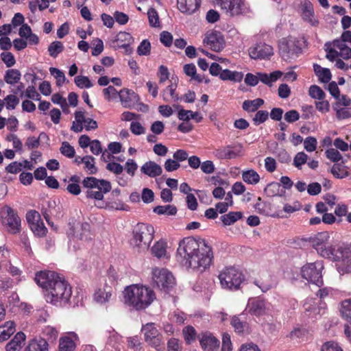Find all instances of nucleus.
<instances>
[{"label":"nucleus","mask_w":351,"mask_h":351,"mask_svg":"<svg viewBox=\"0 0 351 351\" xmlns=\"http://www.w3.org/2000/svg\"><path fill=\"white\" fill-rule=\"evenodd\" d=\"M177 257L183 266L202 273L210 267L213 252L212 247L205 239L186 237L179 243Z\"/></svg>","instance_id":"obj_1"},{"label":"nucleus","mask_w":351,"mask_h":351,"mask_svg":"<svg viewBox=\"0 0 351 351\" xmlns=\"http://www.w3.org/2000/svg\"><path fill=\"white\" fill-rule=\"evenodd\" d=\"M36 283L45 290L47 302L57 305L58 302L69 301L71 296V287L58 274L51 271L38 272L35 276Z\"/></svg>","instance_id":"obj_2"},{"label":"nucleus","mask_w":351,"mask_h":351,"mask_svg":"<svg viewBox=\"0 0 351 351\" xmlns=\"http://www.w3.org/2000/svg\"><path fill=\"white\" fill-rule=\"evenodd\" d=\"M125 303L132 306L136 310L148 307L155 300L156 296L150 288L139 285L127 287L123 291Z\"/></svg>","instance_id":"obj_3"},{"label":"nucleus","mask_w":351,"mask_h":351,"mask_svg":"<svg viewBox=\"0 0 351 351\" xmlns=\"http://www.w3.org/2000/svg\"><path fill=\"white\" fill-rule=\"evenodd\" d=\"M133 237L131 244L138 252L147 250L153 241L155 230L153 226L148 223H138L133 229Z\"/></svg>","instance_id":"obj_4"},{"label":"nucleus","mask_w":351,"mask_h":351,"mask_svg":"<svg viewBox=\"0 0 351 351\" xmlns=\"http://www.w3.org/2000/svg\"><path fill=\"white\" fill-rule=\"evenodd\" d=\"M67 234L69 239V245L74 250L80 249L84 242L91 240L92 233L88 223L70 221Z\"/></svg>","instance_id":"obj_5"},{"label":"nucleus","mask_w":351,"mask_h":351,"mask_svg":"<svg viewBox=\"0 0 351 351\" xmlns=\"http://www.w3.org/2000/svg\"><path fill=\"white\" fill-rule=\"evenodd\" d=\"M309 243L321 256L333 260L337 248L328 232H321L309 238Z\"/></svg>","instance_id":"obj_6"},{"label":"nucleus","mask_w":351,"mask_h":351,"mask_svg":"<svg viewBox=\"0 0 351 351\" xmlns=\"http://www.w3.org/2000/svg\"><path fill=\"white\" fill-rule=\"evenodd\" d=\"M82 185L87 189L86 197L101 202L104 194L110 191L112 186L109 181L99 180L95 177H86L82 181Z\"/></svg>","instance_id":"obj_7"},{"label":"nucleus","mask_w":351,"mask_h":351,"mask_svg":"<svg viewBox=\"0 0 351 351\" xmlns=\"http://www.w3.org/2000/svg\"><path fill=\"white\" fill-rule=\"evenodd\" d=\"M278 49L281 58L289 62L297 58L302 51L301 41L293 36L280 39L278 43Z\"/></svg>","instance_id":"obj_8"},{"label":"nucleus","mask_w":351,"mask_h":351,"mask_svg":"<svg viewBox=\"0 0 351 351\" xmlns=\"http://www.w3.org/2000/svg\"><path fill=\"white\" fill-rule=\"evenodd\" d=\"M1 223L6 230L12 234L19 233L21 230V221L16 211L5 205L0 210Z\"/></svg>","instance_id":"obj_9"},{"label":"nucleus","mask_w":351,"mask_h":351,"mask_svg":"<svg viewBox=\"0 0 351 351\" xmlns=\"http://www.w3.org/2000/svg\"><path fill=\"white\" fill-rule=\"evenodd\" d=\"M222 288L229 290H237L244 280L243 274L233 267H229L222 270L219 275Z\"/></svg>","instance_id":"obj_10"},{"label":"nucleus","mask_w":351,"mask_h":351,"mask_svg":"<svg viewBox=\"0 0 351 351\" xmlns=\"http://www.w3.org/2000/svg\"><path fill=\"white\" fill-rule=\"evenodd\" d=\"M223 14L237 16L249 13L250 8L245 0H215Z\"/></svg>","instance_id":"obj_11"},{"label":"nucleus","mask_w":351,"mask_h":351,"mask_svg":"<svg viewBox=\"0 0 351 351\" xmlns=\"http://www.w3.org/2000/svg\"><path fill=\"white\" fill-rule=\"evenodd\" d=\"M333 261H338L337 269L340 274L351 273V244L337 246Z\"/></svg>","instance_id":"obj_12"},{"label":"nucleus","mask_w":351,"mask_h":351,"mask_svg":"<svg viewBox=\"0 0 351 351\" xmlns=\"http://www.w3.org/2000/svg\"><path fill=\"white\" fill-rule=\"evenodd\" d=\"M324 268L322 261H316L312 263H307L302 267V276L311 282L320 287L323 285L322 270Z\"/></svg>","instance_id":"obj_13"},{"label":"nucleus","mask_w":351,"mask_h":351,"mask_svg":"<svg viewBox=\"0 0 351 351\" xmlns=\"http://www.w3.org/2000/svg\"><path fill=\"white\" fill-rule=\"evenodd\" d=\"M152 278L157 287L165 292H167L175 285L173 276L165 269H154Z\"/></svg>","instance_id":"obj_14"},{"label":"nucleus","mask_w":351,"mask_h":351,"mask_svg":"<svg viewBox=\"0 0 351 351\" xmlns=\"http://www.w3.org/2000/svg\"><path fill=\"white\" fill-rule=\"evenodd\" d=\"M75 121L73 122L71 130L80 132L84 128L86 130H94L98 127L97 122L91 118L85 116V112L76 111L75 112Z\"/></svg>","instance_id":"obj_15"},{"label":"nucleus","mask_w":351,"mask_h":351,"mask_svg":"<svg viewBox=\"0 0 351 351\" xmlns=\"http://www.w3.org/2000/svg\"><path fill=\"white\" fill-rule=\"evenodd\" d=\"M246 311L252 315L263 316L269 313V304L266 300L259 298H250L248 300Z\"/></svg>","instance_id":"obj_16"},{"label":"nucleus","mask_w":351,"mask_h":351,"mask_svg":"<svg viewBox=\"0 0 351 351\" xmlns=\"http://www.w3.org/2000/svg\"><path fill=\"white\" fill-rule=\"evenodd\" d=\"M145 341L151 346L157 348L161 343L162 335L154 326V323H147L142 328Z\"/></svg>","instance_id":"obj_17"},{"label":"nucleus","mask_w":351,"mask_h":351,"mask_svg":"<svg viewBox=\"0 0 351 351\" xmlns=\"http://www.w3.org/2000/svg\"><path fill=\"white\" fill-rule=\"evenodd\" d=\"M204 44L213 51H219L224 47V39L221 32L211 30L206 34Z\"/></svg>","instance_id":"obj_18"},{"label":"nucleus","mask_w":351,"mask_h":351,"mask_svg":"<svg viewBox=\"0 0 351 351\" xmlns=\"http://www.w3.org/2000/svg\"><path fill=\"white\" fill-rule=\"evenodd\" d=\"M249 56L252 59H266L274 54L271 45L265 43H258L248 49Z\"/></svg>","instance_id":"obj_19"},{"label":"nucleus","mask_w":351,"mask_h":351,"mask_svg":"<svg viewBox=\"0 0 351 351\" xmlns=\"http://www.w3.org/2000/svg\"><path fill=\"white\" fill-rule=\"evenodd\" d=\"M242 151L241 145H228L219 147L213 152V154L219 159H232L239 156Z\"/></svg>","instance_id":"obj_20"},{"label":"nucleus","mask_w":351,"mask_h":351,"mask_svg":"<svg viewBox=\"0 0 351 351\" xmlns=\"http://www.w3.org/2000/svg\"><path fill=\"white\" fill-rule=\"evenodd\" d=\"M118 95L122 106L126 108H134L139 101L138 95L128 88H123L119 92Z\"/></svg>","instance_id":"obj_21"},{"label":"nucleus","mask_w":351,"mask_h":351,"mask_svg":"<svg viewBox=\"0 0 351 351\" xmlns=\"http://www.w3.org/2000/svg\"><path fill=\"white\" fill-rule=\"evenodd\" d=\"M199 340L204 351H217L219 347V341L210 332L202 334Z\"/></svg>","instance_id":"obj_22"},{"label":"nucleus","mask_w":351,"mask_h":351,"mask_svg":"<svg viewBox=\"0 0 351 351\" xmlns=\"http://www.w3.org/2000/svg\"><path fill=\"white\" fill-rule=\"evenodd\" d=\"M178 10L182 13L192 14L200 6V0H177Z\"/></svg>","instance_id":"obj_23"},{"label":"nucleus","mask_w":351,"mask_h":351,"mask_svg":"<svg viewBox=\"0 0 351 351\" xmlns=\"http://www.w3.org/2000/svg\"><path fill=\"white\" fill-rule=\"evenodd\" d=\"M141 171L151 178H155L162 174V169L159 165L150 160L141 167Z\"/></svg>","instance_id":"obj_24"},{"label":"nucleus","mask_w":351,"mask_h":351,"mask_svg":"<svg viewBox=\"0 0 351 351\" xmlns=\"http://www.w3.org/2000/svg\"><path fill=\"white\" fill-rule=\"evenodd\" d=\"M132 42V36L130 34L125 32H120L118 33L113 43L117 47L128 48Z\"/></svg>","instance_id":"obj_25"},{"label":"nucleus","mask_w":351,"mask_h":351,"mask_svg":"<svg viewBox=\"0 0 351 351\" xmlns=\"http://www.w3.org/2000/svg\"><path fill=\"white\" fill-rule=\"evenodd\" d=\"M25 351H48V343L42 338L32 339L29 341Z\"/></svg>","instance_id":"obj_26"},{"label":"nucleus","mask_w":351,"mask_h":351,"mask_svg":"<svg viewBox=\"0 0 351 351\" xmlns=\"http://www.w3.org/2000/svg\"><path fill=\"white\" fill-rule=\"evenodd\" d=\"M25 340V335L19 332L14 337V338L6 345V351H17L19 350Z\"/></svg>","instance_id":"obj_27"},{"label":"nucleus","mask_w":351,"mask_h":351,"mask_svg":"<svg viewBox=\"0 0 351 351\" xmlns=\"http://www.w3.org/2000/svg\"><path fill=\"white\" fill-rule=\"evenodd\" d=\"M21 77V72L16 69H10L5 71L4 81L10 85H14L19 82Z\"/></svg>","instance_id":"obj_28"},{"label":"nucleus","mask_w":351,"mask_h":351,"mask_svg":"<svg viewBox=\"0 0 351 351\" xmlns=\"http://www.w3.org/2000/svg\"><path fill=\"white\" fill-rule=\"evenodd\" d=\"M302 19L311 25H317L318 21L315 18L313 8L311 4L305 3L302 14Z\"/></svg>","instance_id":"obj_29"},{"label":"nucleus","mask_w":351,"mask_h":351,"mask_svg":"<svg viewBox=\"0 0 351 351\" xmlns=\"http://www.w3.org/2000/svg\"><path fill=\"white\" fill-rule=\"evenodd\" d=\"M177 86L171 84L168 86L162 93L163 100L166 102L178 101L180 97L176 93Z\"/></svg>","instance_id":"obj_30"},{"label":"nucleus","mask_w":351,"mask_h":351,"mask_svg":"<svg viewBox=\"0 0 351 351\" xmlns=\"http://www.w3.org/2000/svg\"><path fill=\"white\" fill-rule=\"evenodd\" d=\"M178 117L180 120L187 121L191 119H195L197 123H199L202 120V117L197 112L181 109L178 111Z\"/></svg>","instance_id":"obj_31"},{"label":"nucleus","mask_w":351,"mask_h":351,"mask_svg":"<svg viewBox=\"0 0 351 351\" xmlns=\"http://www.w3.org/2000/svg\"><path fill=\"white\" fill-rule=\"evenodd\" d=\"M264 104V100L257 98L254 100H245L243 102L242 108L247 112H256Z\"/></svg>","instance_id":"obj_32"},{"label":"nucleus","mask_w":351,"mask_h":351,"mask_svg":"<svg viewBox=\"0 0 351 351\" xmlns=\"http://www.w3.org/2000/svg\"><path fill=\"white\" fill-rule=\"evenodd\" d=\"M15 332L14 323L7 322L0 326V342L7 340Z\"/></svg>","instance_id":"obj_33"},{"label":"nucleus","mask_w":351,"mask_h":351,"mask_svg":"<svg viewBox=\"0 0 351 351\" xmlns=\"http://www.w3.org/2000/svg\"><path fill=\"white\" fill-rule=\"evenodd\" d=\"M75 340L71 337L65 336L60 339L58 351H75Z\"/></svg>","instance_id":"obj_34"},{"label":"nucleus","mask_w":351,"mask_h":351,"mask_svg":"<svg viewBox=\"0 0 351 351\" xmlns=\"http://www.w3.org/2000/svg\"><path fill=\"white\" fill-rule=\"evenodd\" d=\"M265 193L268 197L282 196L285 191L281 187L280 183L271 182L265 188Z\"/></svg>","instance_id":"obj_35"},{"label":"nucleus","mask_w":351,"mask_h":351,"mask_svg":"<svg viewBox=\"0 0 351 351\" xmlns=\"http://www.w3.org/2000/svg\"><path fill=\"white\" fill-rule=\"evenodd\" d=\"M219 77L222 80H231L239 82L242 80L243 74L241 72L224 69L221 71Z\"/></svg>","instance_id":"obj_36"},{"label":"nucleus","mask_w":351,"mask_h":351,"mask_svg":"<svg viewBox=\"0 0 351 351\" xmlns=\"http://www.w3.org/2000/svg\"><path fill=\"white\" fill-rule=\"evenodd\" d=\"M112 295V288L106 287L104 289H99L95 293V300L100 303L108 302Z\"/></svg>","instance_id":"obj_37"},{"label":"nucleus","mask_w":351,"mask_h":351,"mask_svg":"<svg viewBox=\"0 0 351 351\" xmlns=\"http://www.w3.org/2000/svg\"><path fill=\"white\" fill-rule=\"evenodd\" d=\"M97 207L102 208L108 207L112 209L124 210H126L125 205L120 200L111 201L108 199L106 202H100L95 204Z\"/></svg>","instance_id":"obj_38"},{"label":"nucleus","mask_w":351,"mask_h":351,"mask_svg":"<svg viewBox=\"0 0 351 351\" xmlns=\"http://www.w3.org/2000/svg\"><path fill=\"white\" fill-rule=\"evenodd\" d=\"M81 161L84 165V169L88 174H95L97 172L95 158L93 156H85L82 158Z\"/></svg>","instance_id":"obj_39"},{"label":"nucleus","mask_w":351,"mask_h":351,"mask_svg":"<svg viewBox=\"0 0 351 351\" xmlns=\"http://www.w3.org/2000/svg\"><path fill=\"white\" fill-rule=\"evenodd\" d=\"M243 217L241 212H230L221 217V220L225 226H230Z\"/></svg>","instance_id":"obj_40"},{"label":"nucleus","mask_w":351,"mask_h":351,"mask_svg":"<svg viewBox=\"0 0 351 351\" xmlns=\"http://www.w3.org/2000/svg\"><path fill=\"white\" fill-rule=\"evenodd\" d=\"M325 304L321 307H317L316 304L311 299L308 302H306L304 304L305 310L309 312V315L315 317L317 315L324 313Z\"/></svg>","instance_id":"obj_41"},{"label":"nucleus","mask_w":351,"mask_h":351,"mask_svg":"<svg viewBox=\"0 0 351 351\" xmlns=\"http://www.w3.org/2000/svg\"><path fill=\"white\" fill-rule=\"evenodd\" d=\"M243 181L250 184H256L260 180V176L256 171L253 169L243 171L242 173Z\"/></svg>","instance_id":"obj_42"},{"label":"nucleus","mask_w":351,"mask_h":351,"mask_svg":"<svg viewBox=\"0 0 351 351\" xmlns=\"http://www.w3.org/2000/svg\"><path fill=\"white\" fill-rule=\"evenodd\" d=\"M152 253L156 257L160 258L166 255V243L162 241H157L152 247Z\"/></svg>","instance_id":"obj_43"},{"label":"nucleus","mask_w":351,"mask_h":351,"mask_svg":"<svg viewBox=\"0 0 351 351\" xmlns=\"http://www.w3.org/2000/svg\"><path fill=\"white\" fill-rule=\"evenodd\" d=\"M154 212L158 215H174L177 208L173 205L158 206L154 208Z\"/></svg>","instance_id":"obj_44"},{"label":"nucleus","mask_w":351,"mask_h":351,"mask_svg":"<svg viewBox=\"0 0 351 351\" xmlns=\"http://www.w3.org/2000/svg\"><path fill=\"white\" fill-rule=\"evenodd\" d=\"M184 73L190 76L192 80H194L198 82H202L203 78L196 73V67L193 64H186L184 66Z\"/></svg>","instance_id":"obj_45"},{"label":"nucleus","mask_w":351,"mask_h":351,"mask_svg":"<svg viewBox=\"0 0 351 351\" xmlns=\"http://www.w3.org/2000/svg\"><path fill=\"white\" fill-rule=\"evenodd\" d=\"M64 50V45L60 41H53L48 47V51L51 57L56 58Z\"/></svg>","instance_id":"obj_46"},{"label":"nucleus","mask_w":351,"mask_h":351,"mask_svg":"<svg viewBox=\"0 0 351 351\" xmlns=\"http://www.w3.org/2000/svg\"><path fill=\"white\" fill-rule=\"evenodd\" d=\"M30 228L35 235L38 237L45 236L47 232V229L45 226L44 223L42 220L33 223L30 226Z\"/></svg>","instance_id":"obj_47"},{"label":"nucleus","mask_w":351,"mask_h":351,"mask_svg":"<svg viewBox=\"0 0 351 351\" xmlns=\"http://www.w3.org/2000/svg\"><path fill=\"white\" fill-rule=\"evenodd\" d=\"M49 72L56 80V85L58 86H62L66 81V77L64 73L58 69L51 67Z\"/></svg>","instance_id":"obj_48"},{"label":"nucleus","mask_w":351,"mask_h":351,"mask_svg":"<svg viewBox=\"0 0 351 351\" xmlns=\"http://www.w3.org/2000/svg\"><path fill=\"white\" fill-rule=\"evenodd\" d=\"M75 84L80 88H89L93 86L89 78L86 76L77 75L74 79Z\"/></svg>","instance_id":"obj_49"},{"label":"nucleus","mask_w":351,"mask_h":351,"mask_svg":"<svg viewBox=\"0 0 351 351\" xmlns=\"http://www.w3.org/2000/svg\"><path fill=\"white\" fill-rule=\"evenodd\" d=\"M4 106L8 110H13L19 104V99L14 94L7 95L4 99Z\"/></svg>","instance_id":"obj_50"},{"label":"nucleus","mask_w":351,"mask_h":351,"mask_svg":"<svg viewBox=\"0 0 351 351\" xmlns=\"http://www.w3.org/2000/svg\"><path fill=\"white\" fill-rule=\"evenodd\" d=\"M231 325L234 328L235 332L237 333H241L247 328V324L246 322H241V319L234 316L231 319Z\"/></svg>","instance_id":"obj_51"},{"label":"nucleus","mask_w":351,"mask_h":351,"mask_svg":"<svg viewBox=\"0 0 351 351\" xmlns=\"http://www.w3.org/2000/svg\"><path fill=\"white\" fill-rule=\"evenodd\" d=\"M60 152L62 155L69 158H73L75 154L74 147L66 141L62 143Z\"/></svg>","instance_id":"obj_52"},{"label":"nucleus","mask_w":351,"mask_h":351,"mask_svg":"<svg viewBox=\"0 0 351 351\" xmlns=\"http://www.w3.org/2000/svg\"><path fill=\"white\" fill-rule=\"evenodd\" d=\"M341 313L343 317L351 322V299L342 302Z\"/></svg>","instance_id":"obj_53"},{"label":"nucleus","mask_w":351,"mask_h":351,"mask_svg":"<svg viewBox=\"0 0 351 351\" xmlns=\"http://www.w3.org/2000/svg\"><path fill=\"white\" fill-rule=\"evenodd\" d=\"M182 332L187 343H191L195 339L196 331L193 326H188L184 327Z\"/></svg>","instance_id":"obj_54"},{"label":"nucleus","mask_w":351,"mask_h":351,"mask_svg":"<svg viewBox=\"0 0 351 351\" xmlns=\"http://www.w3.org/2000/svg\"><path fill=\"white\" fill-rule=\"evenodd\" d=\"M147 16L149 19V23L152 27H160L159 16L156 10L154 8L149 9L147 12Z\"/></svg>","instance_id":"obj_55"},{"label":"nucleus","mask_w":351,"mask_h":351,"mask_svg":"<svg viewBox=\"0 0 351 351\" xmlns=\"http://www.w3.org/2000/svg\"><path fill=\"white\" fill-rule=\"evenodd\" d=\"M308 93L312 98L319 100L323 99L325 97V93L322 89L316 85H312L310 86Z\"/></svg>","instance_id":"obj_56"},{"label":"nucleus","mask_w":351,"mask_h":351,"mask_svg":"<svg viewBox=\"0 0 351 351\" xmlns=\"http://www.w3.org/2000/svg\"><path fill=\"white\" fill-rule=\"evenodd\" d=\"M325 50L327 52L326 58L331 62L335 61L337 58L340 56L339 52L331 47L330 43L325 44Z\"/></svg>","instance_id":"obj_57"},{"label":"nucleus","mask_w":351,"mask_h":351,"mask_svg":"<svg viewBox=\"0 0 351 351\" xmlns=\"http://www.w3.org/2000/svg\"><path fill=\"white\" fill-rule=\"evenodd\" d=\"M326 156L333 162H337L342 159V156L337 149L330 148L326 151Z\"/></svg>","instance_id":"obj_58"},{"label":"nucleus","mask_w":351,"mask_h":351,"mask_svg":"<svg viewBox=\"0 0 351 351\" xmlns=\"http://www.w3.org/2000/svg\"><path fill=\"white\" fill-rule=\"evenodd\" d=\"M254 283L263 293L269 291L272 286L271 280L269 276L266 277L265 280L261 279L260 280H256Z\"/></svg>","instance_id":"obj_59"},{"label":"nucleus","mask_w":351,"mask_h":351,"mask_svg":"<svg viewBox=\"0 0 351 351\" xmlns=\"http://www.w3.org/2000/svg\"><path fill=\"white\" fill-rule=\"evenodd\" d=\"M336 116L338 119H346L351 117V108H338V104L335 107Z\"/></svg>","instance_id":"obj_60"},{"label":"nucleus","mask_w":351,"mask_h":351,"mask_svg":"<svg viewBox=\"0 0 351 351\" xmlns=\"http://www.w3.org/2000/svg\"><path fill=\"white\" fill-rule=\"evenodd\" d=\"M317 139L313 136H308L304 141V149L308 152H312L317 148Z\"/></svg>","instance_id":"obj_61"},{"label":"nucleus","mask_w":351,"mask_h":351,"mask_svg":"<svg viewBox=\"0 0 351 351\" xmlns=\"http://www.w3.org/2000/svg\"><path fill=\"white\" fill-rule=\"evenodd\" d=\"M1 58L7 67H12L16 64V60L11 52H3L1 53Z\"/></svg>","instance_id":"obj_62"},{"label":"nucleus","mask_w":351,"mask_h":351,"mask_svg":"<svg viewBox=\"0 0 351 351\" xmlns=\"http://www.w3.org/2000/svg\"><path fill=\"white\" fill-rule=\"evenodd\" d=\"M321 351H343V349L337 343L330 341L322 346Z\"/></svg>","instance_id":"obj_63"},{"label":"nucleus","mask_w":351,"mask_h":351,"mask_svg":"<svg viewBox=\"0 0 351 351\" xmlns=\"http://www.w3.org/2000/svg\"><path fill=\"white\" fill-rule=\"evenodd\" d=\"M182 343L177 339L171 338L167 342V351H182Z\"/></svg>","instance_id":"obj_64"}]
</instances>
